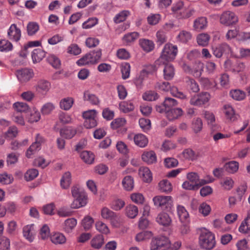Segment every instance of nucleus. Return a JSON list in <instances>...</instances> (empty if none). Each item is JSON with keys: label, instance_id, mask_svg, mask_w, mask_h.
<instances>
[{"label": "nucleus", "instance_id": "nucleus-1", "mask_svg": "<svg viewBox=\"0 0 250 250\" xmlns=\"http://www.w3.org/2000/svg\"><path fill=\"white\" fill-rule=\"evenodd\" d=\"M72 195L74 198L71 204L72 208H78L84 206L87 203V197L84 190L77 186L71 188Z\"/></svg>", "mask_w": 250, "mask_h": 250}, {"label": "nucleus", "instance_id": "nucleus-2", "mask_svg": "<svg viewBox=\"0 0 250 250\" xmlns=\"http://www.w3.org/2000/svg\"><path fill=\"white\" fill-rule=\"evenodd\" d=\"M215 244L214 234L206 229H202L199 236L201 247L206 250H211L215 247Z\"/></svg>", "mask_w": 250, "mask_h": 250}, {"label": "nucleus", "instance_id": "nucleus-3", "mask_svg": "<svg viewBox=\"0 0 250 250\" xmlns=\"http://www.w3.org/2000/svg\"><path fill=\"white\" fill-rule=\"evenodd\" d=\"M101 214L103 219L109 220L114 227H119L122 223L120 216L107 207L101 209Z\"/></svg>", "mask_w": 250, "mask_h": 250}, {"label": "nucleus", "instance_id": "nucleus-4", "mask_svg": "<svg viewBox=\"0 0 250 250\" xmlns=\"http://www.w3.org/2000/svg\"><path fill=\"white\" fill-rule=\"evenodd\" d=\"M154 205L163 210L169 211L172 207V199L170 196H156L153 198Z\"/></svg>", "mask_w": 250, "mask_h": 250}, {"label": "nucleus", "instance_id": "nucleus-5", "mask_svg": "<svg viewBox=\"0 0 250 250\" xmlns=\"http://www.w3.org/2000/svg\"><path fill=\"white\" fill-rule=\"evenodd\" d=\"M178 52L177 46L168 43L165 45L161 55V59L167 62L175 59Z\"/></svg>", "mask_w": 250, "mask_h": 250}, {"label": "nucleus", "instance_id": "nucleus-6", "mask_svg": "<svg viewBox=\"0 0 250 250\" xmlns=\"http://www.w3.org/2000/svg\"><path fill=\"white\" fill-rule=\"evenodd\" d=\"M97 112L95 110H89L83 112V116L84 119V126L86 128L94 127L97 125Z\"/></svg>", "mask_w": 250, "mask_h": 250}, {"label": "nucleus", "instance_id": "nucleus-7", "mask_svg": "<svg viewBox=\"0 0 250 250\" xmlns=\"http://www.w3.org/2000/svg\"><path fill=\"white\" fill-rule=\"evenodd\" d=\"M210 99V95L209 93L203 92L192 96L190 99L189 103L192 105L201 106L208 102Z\"/></svg>", "mask_w": 250, "mask_h": 250}, {"label": "nucleus", "instance_id": "nucleus-8", "mask_svg": "<svg viewBox=\"0 0 250 250\" xmlns=\"http://www.w3.org/2000/svg\"><path fill=\"white\" fill-rule=\"evenodd\" d=\"M170 241L165 236H160L152 239L150 250H165L169 246Z\"/></svg>", "mask_w": 250, "mask_h": 250}, {"label": "nucleus", "instance_id": "nucleus-9", "mask_svg": "<svg viewBox=\"0 0 250 250\" xmlns=\"http://www.w3.org/2000/svg\"><path fill=\"white\" fill-rule=\"evenodd\" d=\"M238 18L236 14L231 11H224L220 17V22L225 26H230L236 24Z\"/></svg>", "mask_w": 250, "mask_h": 250}, {"label": "nucleus", "instance_id": "nucleus-10", "mask_svg": "<svg viewBox=\"0 0 250 250\" xmlns=\"http://www.w3.org/2000/svg\"><path fill=\"white\" fill-rule=\"evenodd\" d=\"M213 55L217 58H221L224 54H232L231 48L227 43H224L212 47Z\"/></svg>", "mask_w": 250, "mask_h": 250}, {"label": "nucleus", "instance_id": "nucleus-11", "mask_svg": "<svg viewBox=\"0 0 250 250\" xmlns=\"http://www.w3.org/2000/svg\"><path fill=\"white\" fill-rule=\"evenodd\" d=\"M7 36L12 41L18 42L21 37V31L16 24H12L8 30Z\"/></svg>", "mask_w": 250, "mask_h": 250}, {"label": "nucleus", "instance_id": "nucleus-12", "mask_svg": "<svg viewBox=\"0 0 250 250\" xmlns=\"http://www.w3.org/2000/svg\"><path fill=\"white\" fill-rule=\"evenodd\" d=\"M16 75L18 80L21 83L28 81L33 76L32 70L24 68L21 70H18L16 71Z\"/></svg>", "mask_w": 250, "mask_h": 250}, {"label": "nucleus", "instance_id": "nucleus-13", "mask_svg": "<svg viewBox=\"0 0 250 250\" xmlns=\"http://www.w3.org/2000/svg\"><path fill=\"white\" fill-rule=\"evenodd\" d=\"M128 138L133 139L136 145L141 147H145L148 144V139L147 137L143 134H137L135 135L133 134H129Z\"/></svg>", "mask_w": 250, "mask_h": 250}, {"label": "nucleus", "instance_id": "nucleus-14", "mask_svg": "<svg viewBox=\"0 0 250 250\" xmlns=\"http://www.w3.org/2000/svg\"><path fill=\"white\" fill-rule=\"evenodd\" d=\"M224 65L227 69L230 70L233 72L236 73L243 71L245 68V65L243 62H237L235 65H233L230 60L226 61Z\"/></svg>", "mask_w": 250, "mask_h": 250}, {"label": "nucleus", "instance_id": "nucleus-15", "mask_svg": "<svg viewBox=\"0 0 250 250\" xmlns=\"http://www.w3.org/2000/svg\"><path fill=\"white\" fill-rule=\"evenodd\" d=\"M223 112L228 120L234 122L237 119L238 115L235 113L234 109L229 104H225L223 106Z\"/></svg>", "mask_w": 250, "mask_h": 250}, {"label": "nucleus", "instance_id": "nucleus-16", "mask_svg": "<svg viewBox=\"0 0 250 250\" xmlns=\"http://www.w3.org/2000/svg\"><path fill=\"white\" fill-rule=\"evenodd\" d=\"M175 75V69L174 66L170 63L165 65L163 69L164 78L167 81L171 80L173 79Z\"/></svg>", "mask_w": 250, "mask_h": 250}, {"label": "nucleus", "instance_id": "nucleus-17", "mask_svg": "<svg viewBox=\"0 0 250 250\" xmlns=\"http://www.w3.org/2000/svg\"><path fill=\"white\" fill-rule=\"evenodd\" d=\"M143 161L148 164H152L157 161V157L155 153L152 151H145L142 155Z\"/></svg>", "mask_w": 250, "mask_h": 250}, {"label": "nucleus", "instance_id": "nucleus-18", "mask_svg": "<svg viewBox=\"0 0 250 250\" xmlns=\"http://www.w3.org/2000/svg\"><path fill=\"white\" fill-rule=\"evenodd\" d=\"M23 236L29 242H32L34 239V225H28L23 228Z\"/></svg>", "mask_w": 250, "mask_h": 250}, {"label": "nucleus", "instance_id": "nucleus-19", "mask_svg": "<svg viewBox=\"0 0 250 250\" xmlns=\"http://www.w3.org/2000/svg\"><path fill=\"white\" fill-rule=\"evenodd\" d=\"M183 110L180 108L167 109L166 111V117L169 121L177 119L183 114Z\"/></svg>", "mask_w": 250, "mask_h": 250}, {"label": "nucleus", "instance_id": "nucleus-20", "mask_svg": "<svg viewBox=\"0 0 250 250\" xmlns=\"http://www.w3.org/2000/svg\"><path fill=\"white\" fill-rule=\"evenodd\" d=\"M140 177L145 182H150L152 178V174L150 169L147 167H141L139 170Z\"/></svg>", "mask_w": 250, "mask_h": 250}, {"label": "nucleus", "instance_id": "nucleus-21", "mask_svg": "<svg viewBox=\"0 0 250 250\" xmlns=\"http://www.w3.org/2000/svg\"><path fill=\"white\" fill-rule=\"evenodd\" d=\"M45 56V52L41 48H37L32 52L31 57L33 62L37 63L42 61Z\"/></svg>", "mask_w": 250, "mask_h": 250}, {"label": "nucleus", "instance_id": "nucleus-22", "mask_svg": "<svg viewBox=\"0 0 250 250\" xmlns=\"http://www.w3.org/2000/svg\"><path fill=\"white\" fill-rule=\"evenodd\" d=\"M156 220L158 223L164 226L169 225L171 222L168 214L164 212L159 213L156 217Z\"/></svg>", "mask_w": 250, "mask_h": 250}, {"label": "nucleus", "instance_id": "nucleus-23", "mask_svg": "<svg viewBox=\"0 0 250 250\" xmlns=\"http://www.w3.org/2000/svg\"><path fill=\"white\" fill-rule=\"evenodd\" d=\"M139 44L142 48L146 52L151 51L154 48L153 42L147 39H140L139 40Z\"/></svg>", "mask_w": 250, "mask_h": 250}, {"label": "nucleus", "instance_id": "nucleus-24", "mask_svg": "<svg viewBox=\"0 0 250 250\" xmlns=\"http://www.w3.org/2000/svg\"><path fill=\"white\" fill-rule=\"evenodd\" d=\"M177 212L179 219L182 222H186L188 220L189 215L185 208L181 205L177 207Z\"/></svg>", "mask_w": 250, "mask_h": 250}, {"label": "nucleus", "instance_id": "nucleus-25", "mask_svg": "<svg viewBox=\"0 0 250 250\" xmlns=\"http://www.w3.org/2000/svg\"><path fill=\"white\" fill-rule=\"evenodd\" d=\"M204 117L207 120L208 123L210 125L211 130H213V128L218 129L219 126L216 125L215 123V118L214 114L209 111H205L204 112Z\"/></svg>", "mask_w": 250, "mask_h": 250}, {"label": "nucleus", "instance_id": "nucleus-26", "mask_svg": "<svg viewBox=\"0 0 250 250\" xmlns=\"http://www.w3.org/2000/svg\"><path fill=\"white\" fill-rule=\"evenodd\" d=\"M80 157L83 161L87 164H91L94 161V154L88 151H83L80 154Z\"/></svg>", "mask_w": 250, "mask_h": 250}, {"label": "nucleus", "instance_id": "nucleus-27", "mask_svg": "<svg viewBox=\"0 0 250 250\" xmlns=\"http://www.w3.org/2000/svg\"><path fill=\"white\" fill-rule=\"evenodd\" d=\"M51 87L50 83L45 80H41L36 86V89L40 92H47Z\"/></svg>", "mask_w": 250, "mask_h": 250}, {"label": "nucleus", "instance_id": "nucleus-28", "mask_svg": "<svg viewBox=\"0 0 250 250\" xmlns=\"http://www.w3.org/2000/svg\"><path fill=\"white\" fill-rule=\"evenodd\" d=\"M200 82L201 84L207 89H212L213 90L219 89L217 83L214 81H211L208 78H201Z\"/></svg>", "mask_w": 250, "mask_h": 250}, {"label": "nucleus", "instance_id": "nucleus-29", "mask_svg": "<svg viewBox=\"0 0 250 250\" xmlns=\"http://www.w3.org/2000/svg\"><path fill=\"white\" fill-rule=\"evenodd\" d=\"M250 230V213H249L246 218L241 223L239 231L246 233Z\"/></svg>", "mask_w": 250, "mask_h": 250}, {"label": "nucleus", "instance_id": "nucleus-30", "mask_svg": "<svg viewBox=\"0 0 250 250\" xmlns=\"http://www.w3.org/2000/svg\"><path fill=\"white\" fill-rule=\"evenodd\" d=\"M159 190L163 192L168 193L172 191L171 184L167 179L162 180L159 183Z\"/></svg>", "mask_w": 250, "mask_h": 250}, {"label": "nucleus", "instance_id": "nucleus-31", "mask_svg": "<svg viewBox=\"0 0 250 250\" xmlns=\"http://www.w3.org/2000/svg\"><path fill=\"white\" fill-rule=\"evenodd\" d=\"M76 130L71 127H65L60 130V135L66 139L72 138L76 134Z\"/></svg>", "mask_w": 250, "mask_h": 250}, {"label": "nucleus", "instance_id": "nucleus-32", "mask_svg": "<svg viewBox=\"0 0 250 250\" xmlns=\"http://www.w3.org/2000/svg\"><path fill=\"white\" fill-rule=\"evenodd\" d=\"M120 109L124 113L129 112L134 109V105L131 101H124L119 104Z\"/></svg>", "mask_w": 250, "mask_h": 250}, {"label": "nucleus", "instance_id": "nucleus-33", "mask_svg": "<svg viewBox=\"0 0 250 250\" xmlns=\"http://www.w3.org/2000/svg\"><path fill=\"white\" fill-rule=\"evenodd\" d=\"M74 103V99L71 97H67L62 99L60 103V106L61 109L64 110H69Z\"/></svg>", "mask_w": 250, "mask_h": 250}, {"label": "nucleus", "instance_id": "nucleus-34", "mask_svg": "<svg viewBox=\"0 0 250 250\" xmlns=\"http://www.w3.org/2000/svg\"><path fill=\"white\" fill-rule=\"evenodd\" d=\"M77 220L73 218L66 219L64 223L63 229L67 232H70L77 225Z\"/></svg>", "mask_w": 250, "mask_h": 250}, {"label": "nucleus", "instance_id": "nucleus-35", "mask_svg": "<svg viewBox=\"0 0 250 250\" xmlns=\"http://www.w3.org/2000/svg\"><path fill=\"white\" fill-rule=\"evenodd\" d=\"M139 34L136 32H133L125 34L123 38V41L126 44L134 42L139 38Z\"/></svg>", "mask_w": 250, "mask_h": 250}, {"label": "nucleus", "instance_id": "nucleus-36", "mask_svg": "<svg viewBox=\"0 0 250 250\" xmlns=\"http://www.w3.org/2000/svg\"><path fill=\"white\" fill-rule=\"evenodd\" d=\"M220 127L218 129L213 128V130H211L210 135L212 137L213 140L215 142H217L219 140L228 138L230 137V135L227 134H223L219 132H216V131L219 130Z\"/></svg>", "mask_w": 250, "mask_h": 250}, {"label": "nucleus", "instance_id": "nucleus-37", "mask_svg": "<svg viewBox=\"0 0 250 250\" xmlns=\"http://www.w3.org/2000/svg\"><path fill=\"white\" fill-rule=\"evenodd\" d=\"M224 168L228 172L234 173L239 168V163L236 161H232L226 163Z\"/></svg>", "mask_w": 250, "mask_h": 250}, {"label": "nucleus", "instance_id": "nucleus-38", "mask_svg": "<svg viewBox=\"0 0 250 250\" xmlns=\"http://www.w3.org/2000/svg\"><path fill=\"white\" fill-rule=\"evenodd\" d=\"M76 63L79 66L94 64L89 53L85 54L83 57L79 59L77 61Z\"/></svg>", "mask_w": 250, "mask_h": 250}, {"label": "nucleus", "instance_id": "nucleus-39", "mask_svg": "<svg viewBox=\"0 0 250 250\" xmlns=\"http://www.w3.org/2000/svg\"><path fill=\"white\" fill-rule=\"evenodd\" d=\"M51 242L55 244H62L65 242L66 238L63 234L61 233H55L50 236Z\"/></svg>", "mask_w": 250, "mask_h": 250}, {"label": "nucleus", "instance_id": "nucleus-40", "mask_svg": "<svg viewBox=\"0 0 250 250\" xmlns=\"http://www.w3.org/2000/svg\"><path fill=\"white\" fill-rule=\"evenodd\" d=\"M71 174L69 172H65L62 176L60 183L61 186L64 189L67 188L71 182Z\"/></svg>", "mask_w": 250, "mask_h": 250}, {"label": "nucleus", "instance_id": "nucleus-41", "mask_svg": "<svg viewBox=\"0 0 250 250\" xmlns=\"http://www.w3.org/2000/svg\"><path fill=\"white\" fill-rule=\"evenodd\" d=\"M138 213V208L133 205H129L125 208V214L130 218H134Z\"/></svg>", "mask_w": 250, "mask_h": 250}, {"label": "nucleus", "instance_id": "nucleus-42", "mask_svg": "<svg viewBox=\"0 0 250 250\" xmlns=\"http://www.w3.org/2000/svg\"><path fill=\"white\" fill-rule=\"evenodd\" d=\"M124 188L126 190H131L134 187V180L130 176H125L122 181Z\"/></svg>", "mask_w": 250, "mask_h": 250}, {"label": "nucleus", "instance_id": "nucleus-43", "mask_svg": "<svg viewBox=\"0 0 250 250\" xmlns=\"http://www.w3.org/2000/svg\"><path fill=\"white\" fill-rule=\"evenodd\" d=\"M83 99L85 101L89 102L92 104H98L100 101L99 98L94 94L89 93L88 91L85 92L83 94Z\"/></svg>", "mask_w": 250, "mask_h": 250}, {"label": "nucleus", "instance_id": "nucleus-44", "mask_svg": "<svg viewBox=\"0 0 250 250\" xmlns=\"http://www.w3.org/2000/svg\"><path fill=\"white\" fill-rule=\"evenodd\" d=\"M230 96L234 100L241 101L246 97L245 93L239 89H233L229 92Z\"/></svg>", "mask_w": 250, "mask_h": 250}, {"label": "nucleus", "instance_id": "nucleus-45", "mask_svg": "<svg viewBox=\"0 0 250 250\" xmlns=\"http://www.w3.org/2000/svg\"><path fill=\"white\" fill-rule=\"evenodd\" d=\"M189 90L194 93L199 91L200 88L197 83L193 79L188 78L186 81Z\"/></svg>", "mask_w": 250, "mask_h": 250}, {"label": "nucleus", "instance_id": "nucleus-46", "mask_svg": "<svg viewBox=\"0 0 250 250\" xmlns=\"http://www.w3.org/2000/svg\"><path fill=\"white\" fill-rule=\"evenodd\" d=\"M152 234L149 231H144L138 233L135 237L137 242L146 241L151 238Z\"/></svg>", "mask_w": 250, "mask_h": 250}, {"label": "nucleus", "instance_id": "nucleus-47", "mask_svg": "<svg viewBox=\"0 0 250 250\" xmlns=\"http://www.w3.org/2000/svg\"><path fill=\"white\" fill-rule=\"evenodd\" d=\"M210 36L207 33L199 34L197 37V43L199 45L205 46L208 44Z\"/></svg>", "mask_w": 250, "mask_h": 250}, {"label": "nucleus", "instance_id": "nucleus-48", "mask_svg": "<svg viewBox=\"0 0 250 250\" xmlns=\"http://www.w3.org/2000/svg\"><path fill=\"white\" fill-rule=\"evenodd\" d=\"M104 244V237L102 235H98L91 241V246L95 249H99Z\"/></svg>", "mask_w": 250, "mask_h": 250}, {"label": "nucleus", "instance_id": "nucleus-49", "mask_svg": "<svg viewBox=\"0 0 250 250\" xmlns=\"http://www.w3.org/2000/svg\"><path fill=\"white\" fill-rule=\"evenodd\" d=\"M191 38V35L190 32L185 30L181 31L177 37L178 41L183 43L187 42Z\"/></svg>", "mask_w": 250, "mask_h": 250}, {"label": "nucleus", "instance_id": "nucleus-50", "mask_svg": "<svg viewBox=\"0 0 250 250\" xmlns=\"http://www.w3.org/2000/svg\"><path fill=\"white\" fill-rule=\"evenodd\" d=\"M207 25V19L205 17H200L196 19L194 22V27L196 30L203 29Z\"/></svg>", "mask_w": 250, "mask_h": 250}, {"label": "nucleus", "instance_id": "nucleus-51", "mask_svg": "<svg viewBox=\"0 0 250 250\" xmlns=\"http://www.w3.org/2000/svg\"><path fill=\"white\" fill-rule=\"evenodd\" d=\"M125 205V202L121 199L117 198L113 200L110 203L111 208L116 211L121 210Z\"/></svg>", "mask_w": 250, "mask_h": 250}, {"label": "nucleus", "instance_id": "nucleus-52", "mask_svg": "<svg viewBox=\"0 0 250 250\" xmlns=\"http://www.w3.org/2000/svg\"><path fill=\"white\" fill-rule=\"evenodd\" d=\"M130 15V12L128 10H123L117 14L114 18V21L116 23H119L125 21Z\"/></svg>", "mask_w": 250, "mask_h": 250}, {"label": "nucleus", "instance_id": "nucleus-53", "mask_svg": "<svg viewBox=\"0 0 250 250\" xmlns=\"http://www.w3.org/2000/svg\"><path fill=\"white\" fill-rule=\"evenodd\" d=\"M155 88L159 91L167 92L170 89V84L167 82L160 81L156 83Z\"/></svg>", "mask_w": 250, "mask_h": 250}, {"label": "nucleus", "instance_id": "nucleus-54", "mask_svg": "<svg viewBox=\"0 0 250 250\" xmlns=\"http://www.w3.org/2000/svg\"><path fill=\"white\" fill-rule=\"evenodd\" d=\"M13 107L18 112H26L29 109L28 105L23 102H16L14 104Z\"/></svg>", "mask_w": 250, "mask_h": 250}, {"label": "nucleus", "instance_id": "nucleus-55", "mask_svg": "<svg viewBox=\"0 0 250 250\" xmlns=\"http://www.w3.org/2000/svg\"><path fill=\"white\" fill-rule=\"evenodd\" d=\"M95 227L96 229L100 233L107 234L109 232V229L106 224L101 221L96 222Z\"/></svg>", "mask_w": 250, "mask_h": 250}, {"label": "nucleus", "instance_id": "nucleus-56", "mask_svg": "<svg viewBox=\"0 0 250 250\" xmlns=\"http://www.w3.org/2000/svg\"><path fill=\"white\" fill-rule=\"evenodd\" d=\"M139 124L140 127L144 132H147L151 128V122L149 119L146 118H141L139 121Z\"/></svg>", "mask_w": 250, "mask_h": 250}, {"label": "nucleus", "instance_id": "nucleus-57", "mask_svg": "<svg viewBox=\"0 0 250 250\" xmlns=\"http://www.w3.org/2000/svg\"><path fill=\"white\" fill-rule=\"evenodd\" d=\"M159 98V95L154 91H148L145 93L143 95L144 100L152 101H155Z\"/></svg>", "mask_w": 250, "mask_h": 250}, {"label": "nucleus", "instance_id": "nucleus-58", "mask_svg": "<svg viewBox=\"0 0 250 250\" xmlns=\"http://www.w3.org/2000/svg\"><path fill=\"white\" fill-rule=\"evenodd\" d=\"M131 201L137 204H142L145 200L143 195L141 193L135 192L130 195Z\"/></svg>", "mask_w": 250, "mask_h": 250}, {"label": "nucleus", "instance_id": "nucleus-59", "mask_svg": "<svg viewBox=\"0 0 250 250\" xmlns=\"http://www.w3.org/2000/svg\"><path fill=\"white\" fill-rule=\"evenodd\" d=\"M13 49L12 44L6 40H0V50L1 51L8 52Z\"/></svg>", "mask_w": 250, "mask_h": 250}, {"label": "nucleus", "instance_id": "nucleus-60", "mask_svg": "<svg viewBox=\"0 0 250 250\" xmlns=\"http://www.w3.org/2000/svg\"><path fill=\"white\" fill-rule=\"evenodd\" d=\"M39 174V172L36 169H31L27 170L24 174V178L26 181H30L34 179Z\"/></svg>", "mask_w": 250, "mask_h": 250}, {"label": "nucleus", "instance_id": "nucleus-61", "mask_svg": "<svg viewBox=\"0 0 250 250\" xmlns=\"http://www.w3.org/2000/svg\"><path fill=\"white\" fill-rule=\"evenodd\" d=\"M14 178L12 175L6 173L0 174V183L4 185L12 183Z\"/></svg>", "mask_w": 250, "mask_h": 250}, {"label": "nucleus", "instance_id": "nucleus-62", "mask_svg": "<svg viewBox=\"0 0 250 250\" xmlns=\"http://www.w3.org/2000/svg\"><path fill=\"white\" fill-rule=\"evenodd\" d=\"M184 157L188 160H194L197 157V154L191 149L188 148L183 152Z\"/></svg>", "mask_w": 250, "mask_h": 250}, {"label": "nucleus", "instance_id": "nucleus-63", "mask_svg": "<svg viewBox=\"0 0 250 250\" xmlns=\"http://www.w3.org/2000/svg\"><path fill=\"white\" fill-rule=\"evenodd\" d=\"M161 19V16L158 14H151L147 18L149 24L154 25L157 24Z\"/></svg>", "mask_w": 250, "mask_h": 250}, {"label": "nucleus", "instance_id": "nucleus-64", "mask_svg": "<svg viewBox=\"0 0 250 250\" xmlns=\"http://www.w3.org/2000/svg\"><path fill=\"white\" fill-rule=\"evenodd\" d=\"M203 127V123L202 120L197 118L195 119H194L192 122V127L195 133H198L200 132Z\"/></svg>", "mask_w": 250, "mask_h": 250}]
</instances>
